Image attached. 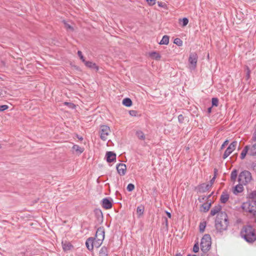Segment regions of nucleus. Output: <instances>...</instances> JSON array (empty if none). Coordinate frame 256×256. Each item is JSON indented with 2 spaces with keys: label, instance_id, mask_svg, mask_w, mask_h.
Segmentation results:
<instances>
[{
  "label": "nucleus",
  "instance_id": "obj_1",
  "mask_svg": "<svg viewBox=\"0 0 256 256\" xmlns=\"http://www.w3.org/2000/svg\"><path fill=\"white\" fill-rule=\"evenodd\" d=\"M229 224L228 216L225 212H219L214 222V226L218 233L222 234L226 230Z\"/></svg>",
  "mask_w": 256,
  "mask_h": 256
},
{
  "label": "nucleus",
  "instance_id": "obj_2",
  "mask_svg": "<svg viewBox=\"0 0 256 256\" xmlns=\"http://www.w3.org/2000/svg\"><path fill=\"white\" fill-rule=\"evenodd\" d=\"M240 235L250 244H253L256 240V230L250 225L244 226L240 230Z\"/></svg>",
  "mask_w": 256,
  "mask_h": 256
},
{
  "label": "nucleus",
  "instance_id": "obj_3",
  "mask_svg": "<svg viewBox=\"0 0 256 256\" xmlns=\"http://www.w3.org/2000/svg\"><path fill=\"white\" fill-rule=\"evenodd\" d=\"M211 237L209 234H205L201 240L200 249L204 253L207 252L211 248Z\"/></svg>",
  "mask_w": 256,
  "mask_h": 256
},
{
  "label": "nucleus",
  "instance_id": "obj_4",
  "mask_svg": "<svg viewBox=\"0 0 256 256\" xmlns=\"http://www.w3.org/2000/svg\"><path fill=\"white\" fill-rule=\"evenodd\" d=\"M251 173L248 170H243L239 174L238 177V182L244 185H246L250 182L252 180Z\"/></svg>",
  "mask_w": 256,
  "mask_h": 256
},
{
  "label": "nucleus",
  "instance_id": "obj_5",
  "mask_svg": "<svg viewBox=\"0 0 256 256\" xmlns=\"http://www.w3.org/2000/svg\"><path fill=\"white\" fill-rule=\"evenodd\" d=\"M242 208L246 212L253 214L256 210V202L249 201L244 202L242 205Z\"/></svg>",
  "mask_w": 256,
  "mask_h": 256
},
{
  "label": "nucleus",
  "instance_id": "obj_6",
  "mask_svg": "<svg viewBox=\"0 0 256 256\" xmlns=\"http://www.w3.org/2000/svg\"><path fill=\"white\" fill-rule=\"evenodd\" d=\"M94 212L96 218L95 223L96 225L102 224L104 221V216L102 210L100 208H95Z\"/></svg>",
  "mask_w": 256,
  "mask_h": 256
},
{
  "label": "nucleus",
  "instance_id": "obj_7",
  "mask_svg": "<svg viewBox=\"0 0 256 256\" xmlns=\"http://www.w3.org/2000/svg\"><path fill=\"white\" fill-rule=\"evenodd\" d=\"M101 204L104 209H110L112 206V200L110 198H104L101 200Z\"/></svg>",
  "mask_w": 256,
  "mask_h": 256
},
{
  "label": "nucleus",
  "instance_id": "obj_8",
  "mask_svg": "<svg viewBox=\"0 0 256 256\" xmlns=\"http://www.w3.org/2000/svg\"><path fill=\"white\" fill-rule=\"evenodd\" d=\"M198 192L204 193L211 188V185L206 183L198 184L196 188Z\"/></svg>",
  "mask_w": 256,
  "mask_h": 256
},
{
  "label": "nucleus",
  "instance_id": "obj_9",
  "mask_svg": "<svg viewBox=\"0 0 256 256\" xmlns=\"http://www.w3.org/2000/svg\"><path fill=\"white\" fill-rule=\"evenodd\" d=\"M198 56L196 53L193 52L190 54L188 62L192 65V68H196Z\"/></svg>",
  "mask_w": 256,
  "mask_h": 256
},
{
  "label": "nucleus",
  "instance_id": "obj_10",
  "mask_svg": "<svg viewBox=\"0 0 256 256\" xmlns=\"http://www.w3.org/2000/svg\"><path fill=\"white\" fill-rule=\"evenodd\" d=\"M116 169L118 173L120 176H124L126 174V166L125 164L120 163L116 166Z\"/></svg>",
  "mask_w": 256,
  "mask_h": 256
},
{
  "label": "nucleus",
  "instance_id": "obj_11",
  "mask_svg": "<svg viewBox=\"0 0 256 256\" xmlns=\"http://www.w3.org/2000/svg\"><path fill=\"white\" fill-rule=\"evenodd\" d=\"M116 154L114 152H107L106 154L105 158L107 162H111L116 160Z\"/></svg>",
  "mask_w": 256,
  "mask_h": 256
},
{
  "label": "nucleus",
  "instance_id": "obj_12",
  "mask_svg": "<svg viewBox=\"0 0 256 256\" xmlns=\"http://www.w3.org/2000/svg\"><path fill=\"white\" fill-rule=\"evenodd\" d=\"M62 244L63 250L64 252L71 250L72 248H74V246L70 242H68L66 240H62Z\"/></svg>",
  "mask_w": 256,
  "mask_h": 256
},
{
  "label": "nucleus",
  "instance_id": "obj_13",
  "mask_svg": "<svg viewBox=\"0 0 256 256\" xmlns=\"http://www.w3.org/2000/svg\"><path fill=\"white\" fill-rule=\"evenodd\" d=\"M105 230L104 226H100L97 228L95 236H100V238L104 240V238Z\"/></svg>",
  "mask_w": 256,
  "mask_h": 256
},
{
  "label": "nucleus",
  "instance_id": "obj_14",
  "mask_svg": "<svg viewBox=\"0 0 256 256\" xmlns=\"http://www.w3.org/2000/svg\"><path fill=\"white\" fill-rule=\"evenodd\" d=\"M94 238L93 237H90L88 238L86 242V246L87 248L90 250L92 251L93 250V243H94Z\"/></svg>",
  "mask_w": 256,
  "mask_h": 256
},
{
  "label": "nucleus",
  "instance_id": "obj_15",
  "mask_svg": "<svg viewBox=\"0 0 256 256\" xmlns=\"http://www.w3.org/2000/svg\"><path fill=\"white\" fill-rule=\"evenodd\" d=\"M222 209V206L218 204L216 206H215L210 210V214L212 216H214L216 215V214H218L219 212H221L220 211Z\"/></svg>",
  "mask_w": 256,
  "mask_h": 256
},
{
  "label": "nucleus",
  "instance_id": "obj_16",
  "mask_svg": "<svg viewBox=\"0 0 256 256\" xmlns=\"http://www.w3.org/2000/svg\"><path fill=\"white\" fill-rule=\"evenodd\" d=\"M247 146L250 148L248 155L256 156V142L254 144L247 145Z\"/></svg>",
  "mask_w": 256,
  "mask_h": 256
},
{
  "label": "nucleus",
  "instance_id": "obj_17",
  "mask_svg": "<svg viewBox=\"0 0 256 256\" xmlns=\"http://www.w3.org/2000/svg\"><path fill=\"white\" fill-rule=\"evenodd\" d=\"M110 129H102L100 132V138L106 141L107 140L106 136L108 135Z\"/></svg>",
  "mask_w": 256,
  "mask_h": 256
},
{
  "label": "nucleus",
  "instance_id": "obj_18",
  "mask_svg": "<svg viewBox=\"0 0 256 256\" xmlns=\"http://www.w3.org/2000/svg\"><path fill=\"white\" fill-rule=\"evenodd\" d=\"M84 63L85 65L90 68L95 70L96 71L98 70V66L96 63L90 61H86Z\"/></svg>",
  "mask_w": 256,
  "mask_h": 256
},
{
  "label": "nucleus",
  "instance_id": "obj_19",
  "mask_svg": "<svg viewBox=\"0 0 256 256\" xmlns=\"http://www.w3.org/2000/svg\"><path fill=\"white\" fill-rule=\"evenodd\" d=\"M230 196L228 193L226 192H223L220 198V202L222 204L226 203L228 200Z\"/></svg>",
  "mask_w": 256,
  "mask_h": 256
},
{
  "label": "nucleus",
  "instance_id": "obj_20",
  "mask_svg": "<svg viewBox=\"0 0 256 256\" xmlns=\"http://www.w3.org/2000/svg\"><path fill=\"white\" fill-rule=\"evenodd\" d=\"M243 185L244 184L242 183H239L238 184L236 185L234 187V194H237L238 193L242 192L244 190Z\"/></svg>",
  "mask_w": 256,
  "mask_h": 256
},
{
  "label": "nucleus",
  "instance_id": "obj_21",
  "mask_svg": "<svg viewBox=\"0 0 256 256\" xmlns=\"http://www.w3.org/2000/svg\"><path fill=\"white\" fill-rule=\"evenodd\" d=\"M72 148L78 155L82 153L84 150V148H82L77 144H74Z\"/></svg>",
  "mask_w": 256,
  "mask_h": 256
},
{
  "label": "nucleus",
  "instance_id": "obj_22",
  "mask_svg": "<svg viewBox=\"0 0 256 256\" xmlns=\"http://www.w3.org/2000/svg\"><path fill=\"white\" fill-rule=\"evenodd\" d=\"M249 150L250 148L247 146V145L244 147L240 154V158L242 160H244L245 158L246 154H248V152H250Z\"/></svg>",
  "mask_w": 256,
  "mask_h": 256
},
{
  "label": "nucleus",
  "instance_id": "obj_23",
  "mask_svg": "<svg viewBox=\"0 0 256 256\" xmlns=\"http://www.w3.org/2000/svg\"><path fill=\"white\" fill-rule=\"evenodd\" d=\"M108 248L102 246L99 252V256H108Z\"/></svg>",
  "mask_w": 256,
  "mask_h": 256
},
{
  "label": "nucleus",
  "instance_id": "obj_24",
  "mask_svg": "<svg viewBox=\"0 0 256 256\" xmlns=\"http://www.w3.org/2000/svg\"><path fill=\"white\" fill-rule=\"evenodd\" d=\"M212 203L210 202L209 204L204 203L201 206L200 210L204 212H207L211 206Z\"/></svg>",
  "mask_w": 256,
  "mask_h": 256
},
{
  "label": "nucleus",
  "instance_id": "obj_25",
  "mask_svg": "<svg viewBox=\"0 0 256 256\" xmlns=\"http://www.w3.org/2000/svg\"><path fill=\"white\" fill-rule=\"evenodd\" d=\"M149 56L156 60H159L161 58L160 54L156 52H150Z\"/></svg>",
  "mask_w": 256,
  "mask_h": 256
},
{
  "label": "nucleus",
  "instance_id": "obj_26",
  "mask_svg": "<svg viewBox=\"0 0 256 256\" xmlns=\"http://www.w3.org/2000/svg\"><path fill=\"white\" fill-rule=\"evenodd\" d=\"M136 134L140 140H144L146 139V134L140 130H137Z\"/></svg>",
  "mask_w": 256,
  "mask_h": 256
},
{
  "label": "nucleus",
  "instance_id": "obj_27",
  "mask_svg": "<svg viewBox=\"0 0 256 256\" xmlns=\"http://www.w3.org/2000/svg\"><path fill=\"white\" fill-rule=\"evenodd\" d=\"M169 39H170V38L168 36L164 35L162 36V40L160 41V42H159V44H161V45H162V44L167 45L169 43Z\"/></svg>",
  "mask_w": 256,
  "mask_h": 256
},
{
  "label": "nucleus",
  "instance_id": "obj_28",
  "mask_svg": "<svg viewBox=\"0 0 256 256\" xmlns=\"http://www.w3.org/2000/svg\"><path fill=\"white\" fill-rule=\"evenodd\" d=\"M122 103L123 105L127 107H130L132 106V100L128 98H125L122 100Z\"/></svg>",
  "mask_w": 256,
  "mask_h": 256
},
{
  "label": "nucleus",
  "instance_id": "obj_29",
  "mask_svg": "<svg viewBox=\"0 0 256 256\" xmlns=\"http://www.w3.org/2000/svg\"><path fill=\"white\" fill-rule=\"evenodd\" d=\"M103 240H104L101 238L100 240L94 238V240L93 247L94 246L96 248H99L102 245Z\"/></svg>",
  "mask_w": 256,
  "mask_h": 256
},
{
  "label": "nucleus",
  "instance_id": "obj_30",
  "mask_svg": "<svg viewBox=\"0 0 256 256\" xmlns=\"http://www.w3.org/2000/svg\"><path fill=\"white\" fill-rule=\"evenodd\" d=\"M238 176V170L234 169L231 172L230 178L232 181L234 182L236 178Z\"/></svg>",
  "mask_w": 256,
  "mask_h": 256
},
{
  "label": "nucleus",
  "instance_id": "obj_31",
  "mask_svg": "<svg viewBox=\"0 0 256 256\" xmlns=\"http://www.w3.org/2000/svg\"><path fill=\"white\" fill-rule=\"evenodd\" d=\"M144 212V206L142 205H140L138 206L136 208V212L138 214V216H142Z\"/></svg>",
  "mask_w": 256,
  "mask_h": 256
},
{
  "label": "nucleus",
  "instance_id": "obj_32",
  "mask_svg": "<svg viewBox=\"0 0 256 256\" xmlns=\"http://www.w3.org/2000/svg\"><path fill=\"white\" fill-rule=\"evenodd\" d=\"M232 152L233 151H232L228 147L226 149V150H225L224 154H223L222 158L224 159H226V158H228L232 154Z\"/></svg>",
  "mask_w": 256,
  "mask_h": 256
},
{
  "label": "nucleus",
  "instance_id": "obj_33",
  "mask_svg": "<svg viewBox=\"0 0 256 256\" xmlns=\"http://www.w3.org/2000/svg\"><path fill=\"white\" fill-rule=\"evenodd\" d=\"M206 222H203L200 223L199 225V230L200 233L204 232L205 228L206 227Z\"/></svg>",
  "mask_w": 256,
  "mask_h": 256
},
{
  "label": "nucleus",
  "instance_id": "obj_34",
  "mask_svg": "<svg viewBox=\"0 0 256 256\" xmlns=\"http://www.w3.org/2000/svg\"><path fill=\"white\" fill-rule=\"evenodd\" d=\"M180 22H182V26H186L188 23V19L187 18H184L182 19H179Z\"/></svg>",
  "mask_w": 256,
  "mask_h": 256
},
{
  "label": "nucleus",
  "instance_id": "obj_35",
  "mask_svg": "<svg viewBox=\"0 0 256 256\" xmlns=\"http://www.w3.org/2000/svg\"><path fill=\"white\" fill-rule=\"evenodd\" d=\"M174 43L177 46H180L182 45V41L181 39L180 38H176L174 40Z\"/></svg>",
  "mask_w": 256,
  "mask_h": 256
},
{
  "label": "nucleus",
  "instance_id": "obj_36",
  "mask_svg": "<svg viewBox=\"0 0 256 256\" xmlns=\"http://www.w3.org/2000/svg\"><path fill=\"white\" fill-rule=\"evenodd\" d=\"M218 100L216 98H213L212 100V106H218Z\"/></svg>",
  "mask_w": 256,
  "mask_h": 256
},
{
  "label": "nucleus",
  "instance_id": "obj_37",
  "mask_svg": "<svg viewBox=\"0 0 256 256\" xmlns=\"http://www.w3.org/2000/svg\"><path fill=\"white\" fill-rule=\"evenodd\" d=\"M237 145V142L236 141L232 142L228 146V148L230 149L232 151H234L236 148Z\"/></svg>",
  "mask_w": 256,
  "mask_h": 256
},
{
  "label": "nucleus",
  "instance_id": "obj_38",
  "mask_svg": "<svg viewBox=\"0 0 256 256\" xmlns=\"http://www.w3.org/2000/svg\"><path fill=\"white\" fill-rule=\"evenodd\" d=\"M134 185L132 184H129L127 186L126 190L128 192H132L134 189Z\"/></svg>",
  "mask_w": 256,
  "mask_h": 256
},
{
  "label": "nucleus",
  "instance_id": "obj_39",
  "mask_svg": "<svg viewBox=\"0 0 256 256\" xmlns=\"http://www.w3.org/2000/svg\"><path fill=\"white\" fill-rule=\"evenodd\" d=\"M199 250V245H198V242H196L194 246V247H193V252L195 253H196L198 252Z\"/></svg>",
  "mask_w": 256,
  "mask_h": 256
},
{
  "label": "nucleus",
  "instance_id": "obj_40",
  "mask_svg": "<svg viewBox=\"0 0 256 256\" xmlns=\"http://www.w3.org/2000/svg\"><path fill=\"white\" fill-rule=\"evenodd\" d=\"M64 104L66 106H68L70 108L72 109H74L76 108V105L72 102H65Z\"/></svg>",
  "mask_w": 256,
  "mask_h": 256
},
{
  "label": "nucleus",
  "instance_id": "obj_41",
  "mask_svg": "<svg viewBox=\"0 0 256 256\" xmlns=\"http://www.w3.org/2000/svg\"><path fill=\"white\" fill-rule=\"evenodd\" d=\"M246 79L248 80L250 78V70L248 66H246Z\"/></svg>",
  "mask_w": 256,
  "mask_h": 256
},
{
  "label": "nucleus",
  "instance_id": "obj_42",
  "mask_svg": "<svg viewBox=\"0 0 256 256\" xmlns=\"http://www.w3.org/2000/svg\"><path fill=\"white\" fill-rule=\"evenodd\" d=\"M129 114L132 116H138V112L136 110H130L129 111Z\"/></svg>",
  "mask_w": 256,
  "mask_h": 256
},
{
  "label": "nucleus",
  "instance_id": "obj_43",
  "mask_svg": "<svg viewBox=\"0 0 256 256\" xmlns=\"http://www.w3.org/2000/svg\"><path fill=\"white\" fill-rule=\"evenodd\" d=\"M78 56L80 57V59L82 60V62H84L86 60H85L83 55H82V52L80 50H78Z\"/></svg>",
  "mask_w": 256,
  "mask_h": 256
},
{
  "label": "nucleus",
  "instance_id": "obj_44",
  "mask_svg": "<svg viewBox=\"0 0 256 256\" xmlns=\"http://www.w3.org/2000/svg\"><path fill=\"white\" fill-rule=\"evenodd\" d=\"M8 108V105H1L0 106V112H4Z\"/></svg>",
  "mask_w": 256,
  "mask_h": 256
},
{
  "label": "nucleus",
  "instance_id": "obj_45",
  "mask_svg": "<svg viewBox=\"0 0 256 256\" xmlns=\"http://www.w3.org/2000/svg\"><path fill=\"white\" fill-rule=\"evenodd\" d=\"M64 24H65V27H66V29H69V30H74V28L70 24H67L66 22L65 21H64Z\"/></svg>",
  "mask_w": 256,
  "mask_h": 256
},
{
  "label": "nucleus",
  "instance_id": "obj_46",
  "mask_svg": "<svg viewBox=\"0 0 256 256\" xmlns=\"http://www.w3.org/2000/svg\"><path fill=\"white\" fill-rule=\"evenodd\" d=\"M146 1L150 6H154L156 2V0H146Z\"/></svg>",
  "mask_w": 256,
  "mask_h": 256
},
{
  "label": "nucleus",
  "instance_id": "obj_47",
  "mask_svg": "<svg viewBox=\"0 0 256 256\" xmlns=\"http://www.w3.org/2000/svg\"><path fill=\"white\" fill-rule=\"evenodd\" d=\"M184 116L182 115V114H180L178 116V122L180 123H182L183 122H184Z\"/></svg>",
  "mask_w": 256,
  "mask_h": 256
},
{
  "label": "nucleus",
  "instance_id": "obj_48",
  "mask_svg": "<svg viewBox=\"0 0 256 256\" xmlns=\"http://www.w3.org/2000/svg\"><path fill=\"white\" fill-rule=\"evenodd\" d=\"M216 178V175L214 176L210 180V184H210L211 185V188L212 187V186L214 184V182L215 181Z\"/></svg>",
  "mask_w": 256,
  "mask_h": 256
},
{
  "label": "nucleus",
  "instance_id": "obj_49",
  "mask_svg": "<svg viewBox=\"0 0 256 256\" xmlns=\"http://www.w3.org/2000/svg\"><path fill=\"white\" fill-rule=\"evenodd\" d=\"M198 200L200 202H203L204 200H206V196H202L198 198Z\"/></svg>",
  "mask_w": 256,
  "mask_h": 256
},
{
  "label": "nucleus",
  "instance_id": "obj_50",
  "mask_svg": "<svg viewBox=\"0 0 256 256\" xmlns=\"http://www.w3.org/2000/svg\"><path fill=\"white\" fill-rule=\"evenodd\" d=\"M228 140H226L221 146L220 149H223L226 145H228Z\"/></svg>",
  "mask_w": 256,
  "mask_h": 256
},
{
  "label": "nucleus",
  "instance_id": "obj_51",
  "mask_svg": "<svg viewBox=\"0 0 256 256\" xmlns=\"http://www.w3.org/2000/svg\"><path fill=\"white\" fill-rule=\"evenodd\" d=\"M158 6L160 8H164L166 6V4L162 2H158Z\"/></svg>",
  "mask_w": 256,
  "mask_h": 256
},
{
  "label": "nucleus",
  "instance_id": "obj_52",
  "mask_svg": "<svg viewBox=\"0 0 256 256\" xmlns=\"http://www.w3.org/2000/svg\"><path fill=\"white\" fill-rule=\"evenodd\" d=\"M164 222H163V224H165L166 226V228L168 227V218H166V217H164Z\"/></svg>",
  "mask_w": 256,
  "mask_h": 256
},
{
  "label": "nucleus",
  "instance_id": "obj_53",
  "mask_svg": "<svg viewBox=\"0 0 256 256\" xmlns=\"http://www.w3.org/2000/svg\"><path fill=\"white\" fill-rule=\"evenodd\" d=\"M252 169L256 172V163H253L252 164Z\"/></svg>",
  "mask_w": 256,
  "mask_h": 256
},
{
  "label": "nucleus",
  "instance_id": "obj_54",
  "mask_svg": "<svg viewBox=\"0 0 256 256\" xmlns=\"http://www.w3.org/2000/svg\"><path fill=\"white\" fill-rule=\"evenodd\" d=\"M168 218H171L172 217V214L170 212H168V211H166L165 212Z\"/></svg>",
  "mask_w": 256,
  "mask_h": 256
},
{
  "label": "nucleus",
  "instance_id": "obj_55",
  "mask_svg": "<svg viewBox=\"0 0 256 256\" xmlns=\"http://www.w3.org/2000/svg\"><path fill=\"white\" fill-rule=\"evenodd\" d=\"M4 94L3 90L0 88V98L4 96Z\"/></svg>",
  "mask_w": 256,
  "mask_h": 256
},
{
  "label": "nucleus",
  "instance_id": "obj_56",
  "mask_svg": "<svg viewBox=\"0 0 256 256\" xmlns=\"http://www.w3.org/2000/svg\"><path fill=\"white\" fill-rule=\"evenodd\" d=\"M212 106L208 108V114H210L212 112Z\"/></svg>",
  "mask_w": 256,
  "mask_h": 256
},
{
  "label": "nucleus",
  "instance_id": "obj_57",
  "mask_svg": "<svg viewBox=\"0 0 256 256\" xmlns=\"http://www.w3.org/2000/svg\"><path fill=\"white\" fill-rule=\"evenodd\" d=\"M76 137L78 138L80 140H83V138L81 136H78V134H76Z\"/></svg>",
  "mask_w": 256,
  "mask_h": 256
},
{
  "label": "nucleus",
  "instance_id": "obj_58",
  "mask_svg": "<svg viewBox=\"0 0 256 256\" xmlns=\"http://www.w3.org/2000/svg\"><path fill=\"white\" fill-rule=\"evenodd\" d=\"M218 172V170L216 168L214 169V176L216 175V174Z\"/></svg>",
  "mask_w": 256,
  "mask_h": 256
},
{
  "label": "nucleus",
  "instance_id": "obj_59",
  "mask_svg": "<svg viewBox=\"0 0 256 256\" xmlns=\"http://www.w3.org/2000/svg\"><path fill=\"white\" fill-rule=\"evenodd\" d=\"M214 192H212L210 194H209L207 197L206 199H208L211 197V196L213 194Z\"/></svg>",
  "mask_w": 256,
  "mask_h": 256
},
{
  "label": "nucleus",
  "instance_id": "obj_60",
  "mask_svg": "<svg viewBox=\"0 0 256 256\" xmlns=\"http://www.w3.org/2000/svg\"><path fill=\"white\" fill-rule=\"evenodd\" d=\"M94 238H96L98 240H100V236H97V237H94Z\"/></svg>",
  "mask_w": 256,
  "mask_h": 256
},
{
  "label": "nucleus",
  "instance_id": "obj_61",
  "mask_svg": "<svg viewBox=\"0 0 256 256\" xmlns=\"http://www.w3.org/2000/svg\"><path fill=\"white\" fill-rule=\"evenodd\" d=\"M103 127H106V128H110L108 126H100V128H102Z\"/></svg>",
  "mask_w": 256,
  "mask_h": 256
},
{
  "label": "nucleus",
  "instance_id": "obj_62",
  "mask_svg": "<svg viewBox=\"0 0 256 256\" xmlns=\"http://www.w3.org/2000/svg\"><path fill=\"white\" fill-rule=\"evenodd\" d=\"M174 256H182L180 253L176 254Z\"/></svg>",
  "mask_w": 256,
  "mask_h": 256
},
{
  "label": "nucleus",
  "instance_id": "obj_63",
  "mask_svg": "<svg viewBox=\"0 0 256 256\" xmlns=\"http://www.w3.org/2000/svg\"><path fill=\"white\" fill-rule=\"evenodd\" d=\"M38 200H38H36L35 202H34V203L37 202Z\"/></svg>",
  "mask_w": 256,
  "mask_h": 256
},
{
  "label": "nucleus",
  "instance_id": "obj_64",
  "mask_svg": "<svg viewBox=\"0 0 256 256\" xmlns=\"http://www.w3.org/2000/svg\"><path fill=\"white\" fill-rule=\"evenodd\" d=\"M192 256V254H188V256Z\"/></svg>",
  "mask_w": 256,
  "mask_h": 256
}]
</instances>
